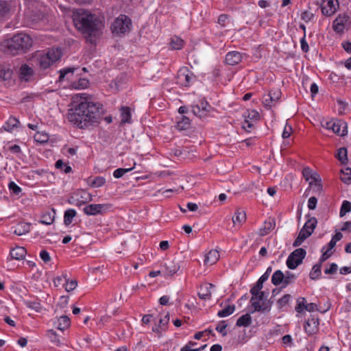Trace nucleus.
I'll list each match as a JSON object with an SVG mask.
<instances>
[{"label":"nucleus","mask_w":351,"mask_h":351,"mask_svg":"<svg viewBox=\"0 0 351 351\" xmlns=\"http://www.w3.org/2000/svg\"><path fill=\"white\" fill-rule=\"evenodd\" d=\"M332 130L335 134L343 136L348 133L347 123L341 120H335Z\"/></svg>","instance_id":"15"},{"label":"nucleus","mask_w":351,"mask_h":351,"mask_svg":"<svg viewBox=\"0 0 351 351\" xmlns=\"http://www.w3.org/2000/svg\"><path fill=\"white\" fill-rule=\"evenodd\" d=\"M317 223V221L315 217L309 219L300 231L298 236L293 243V246H300L304 241V240L309 237L316 228Z\"/></svg>","instance_id":"6"},{"label":"nucleus","mask_w":351,"mask_h":351,"mask_svg":"<svg viewBox=\"0 0 351 351\" xmlns=\"http://www.w3.org/2000/svg\"><path fill=\"white\" fill-rule=\"evenodd\" d=\"M184 41L179 37H174L171 38L170 45L173 49L179 50L183 47Z\"/></svg>","instance_id":"40"},{"label":"nucleus","mask_w":351,"mask_h":351,"mask_svg":"<svg viewBox=\"0 0 351 351\" xmlns=\"http://www.w3.org/2000/svg\"><path fill=\"white\" fill-rule=\"evenodd\" d=\"M338 269L337 265L336 263H332L330 265V268L326 269L324 270V273L326 274H334L337 272Z\"/></svg>","instance_id":"60"},{"label":"nucleus","mask_w":351,"mask_h":351,"mask_svg":"<svg viewBox=\"0 0 351 351\" xmlns=\"http://www.w3.org/2000/svg\"><path fill=\"white\" fill-rule=\"evenodd\" d=\"M226 62L230 65H237L241 62V53L239 51H230L226 56Z\"/></svg>","instance_id":"20"},{"label":"nucleus","mask_w":351,"mask_h":351,"mask_svg":"<svg viewBox=\"0 0 351 351\" xmlns=\"http://www.w3.org/2000/svg\"><path fill=\"white\" fill-rule=\"evenodd\" d=\"M131 25V19L126 15L121 14L112 23L111 30L114 34L121 36L130 32Z\"/></svg>","instance_id":"5"},{"label":"nucleus","mask_w":351,"mask_h":351,"mask_svg":"<svg viewBox=\"0 0 351 351\" xmlns=\"http://www.w3.org/2000/svg\"><path fill=\"white\" fill-rule=\"evenodd\" d=\"M219 259V252L216 250H210L204 259V264L213 265Z\"/></svg>","instance_id":"22"},{"label":"nucleus","mask_w":351,"mask_h":351,"mask_svg":"<svg viewBox=\"0 0 351 351\" xmlns=\"http://www.w3.org/2000/svg\"><path fill=\"white\" fill-rule=\"evenodd\" d=\"M302 175L306 181L309 182V186H312L313 182H317L319 180V176L313 172L309 167H304L302 170Z\"/></svg>","instance_id":"17"},{"label":"nucleus","mask_w":351,"mask_h":351,"mask_svg":"<svg viewBox=\"0 0 351 351\" xmlns=\"http://www.w3.org/2000/svg\"><path fill=\"white\" fill-rule=\"evenodd\" d=\"M330 308V305H328L327 308L326 309H322V308H319L317 304L315 303H309L306 304V306H305V310L308 312H313L315 311H317L322 313L325 312L326 311L328 310Z\"/></svg>","instance_id":"41"},{"label":"nucleus","mask_w":351,"mask_h":351,"mask_svg":"<svg viewBox=\"0 0 351 351\" xmlns=\"http://www.w3.org/2000/svg\"><path fill=\"white\" fill-rule=\"evenodd\" d=\"M12 71L10 69L0 67V78L3 80H8L11 79Z\"/></svg>","instance_id":"42"},{"label":"nucleus","mask_w":351,"mask_h":351,"mask_svg":"<svg viewBox=\"0 0 351 351\" xmlns=\"http://www.w3.org/2000/svg\"><path fill=\"white\" fill-rule=\"evenodd\" d=\"M30 223H19L14 230V233L18 236L23 235L30 230Z\"/></svg>","instance_id":"28"},{"label":"nucleus","mask_w":351,"mask_h":351,"mask_svg":"<svg viewBox=\"0 0 351 351\" xmlns=\"http://www.w3.org/2000/svg\"><path fill=\"white\" fill-rule=\"evenodd\" d=\"M275 227V222L272 221H265L264 227L259 230V234L261 236H265L268 234L271 230Z\"/></svg>","instance_id":"32"},{"label":"nucleus","mask_w":351,"mask_h":351,"mask_svg":"<svg viewBox=\"0 0 351 351\" xmlns=\"http://www.w3.org/2000/svg\"><path fill=\"white\" fill-rule=\"evenodd\" d=\"M341 181L346 184H351V169L346 168L345 170H341Z\"/></svg>","instance_id":"37"},{"label":"nucleus","mask_w":351,"mask_h":351,"mask_svg":"<svg viewBox=\"0 0 351 351\" xmlns=\"http://www.w3.org/2000/svg\"><path fill=\"white\" fill-rule=\"evenodd\" d=\"M339 5L338 0H326V3L321 6L322 12L324 15L330 16L336 11L335 3Z\"/></svg>","instance_id":"14"},{"label":"nucleus","mask_w":351,"mask_h":351,"mask_svg":"<svg viewBox=\"0 0 351 351\" xmlns=\"http://www.w3.org/2000/svg\"><path fill=\"white\" fill-rule=\"evenodd\" d=\"M67 280L66 276L62 275V276H57L53 280V283L56 287H58L61 285H63V280Z\"/></svg>","instance_id":"58"},{"label":"nucleus","mask_w":351,"mask_h":351,"mask_svg":"<svg viewBox=\"0 0 351 351\" xmlns=\"http://www.w3.org/2000/svg\"><path fill=\"white\" fill-rule=\"evenodd\" d=\"M73 21L75 27L86 35L87 41L93 43L103 27L100 19L89 11L79 9L73 12Z\"/></svg>","instance_id":"2"},{"label":"nucleus","mask_w":351,"mask_h":351,"mask_svg":"<svg viewBox=\"0 0 351 351\" xmlns=\"http://www.w3.org/2000/svg\"><path fill=\"white\" fill-rule=\"evenodd\" d=\"M317 199L315 197H311L308 201V208L314 210L316 208Z\"/></svg>","instance_id":"59"},{"label":"nucleus","mask_w":351,"mask_h":351,"mask_svg":"<svg viewBox=\"0 0 351 351\" xmlns=\"http://www.w3.org/2000/svg\"><path fill=\"white\" fill-rule=\"evenodd\" d=\"M306 304V300L304 298H299L297 300L295 311L299 313H302L305 310Z\"/></svg>","instance_id":"43"},{"label":"nucleus","mask_w":351,"mask_h":351,"mask_svg":"<svg viewBox=\"0 0 351 351\" xmlns=\"http://www.w3.org/2000/svg\"><path fill=\"white\" fill-rule=\"evenodd\" d=\"M271 298H271L267 301H263L262 304H261L259 302L253 303V310L251 311L250 313H253L256 311L261 313H269L271 311V308L273 304Z\"/></svg>","instance_id":"13"},{"label":"nucleus","mask_w":351,"mask_h":351,"mask_svg":"<svg viewBox=\"0 0 351 351\" xmlns=\"http://www.w3.org/2000/svg\"><path fill=\"white\" fill-rule=\"evenodd\" d=\"M19 123V121L15 117H11L9 118V119L5 123V125L3 126V128L5 130L8 132H12V130L14 128L18 127V124Z\"/></svg>","instance_id":"33"},{"label":"nucleus","mask_w":351,"mask_h":351,"mask_svg":"<svg viewBox=\"0 0 351 351\" xmlns=\"http://www.w3.org/2000/svg\"><path fill=\"white\" fill-rule=\"evenodd\" d=\"M209 108H210V106L208 103L204 99H202L200 101V104L193 105L192 106V112L195 116L202 119L208 116Z\"/></svg>","instance_id":"10"},{"label":"nucleus","mask_w":351,"mask_h":351,"mask_svg":"<svg viewBox=\"0 0 351 351\" xmlns=\"http://www.w3.org/2000/svg\"><path fill=\"white\" fill-rule=\"evenodd\" d=\"M313 16L314 14L307 10L303 12L301 14V19L305 22H308L313 18Z\"/></svg>","instance_id":"57"},{"label":"nucleus","mask_w":351,"mask_h":351,"mask_svg":"<svg viewBox=\"0 0 351 351\" xmlns=\"http://www.w3.org/2000/svg\"><path fill=\"white\" fill-rule=\"evenodd\" d=\"M106 182V179L104 177L97 176L90 183L92 187L97 188L102 186Z\"/></svg>","instance_id":"48"},{"label":"nucleus","mask_w":351,"mask_h":351,"mask_svg":"<svg viewBox=\"0 0 351 351\" xmlns=\"http://www.w3.org/2000/svg\"><path fill=\"white\" fill-rule=\"evenodd\" d=\"M191 127V122L189 117L182 115L181 119L177 122L176 128L179 130H186Z\"/></svg>","instance_id":"30"},{"label":"nucleus","mask_w":351,"mask_h":351,"mask_svg":"<svg viewBox=\"0 0 351 351\" xmlns=\"http://www.w3.org/2000/svg\"><path fill=\"white\" fill-rule=\"evenodd\" d=\"M34 140L40 143H47L49 140V136L46 134H43L41 132H37L34 135Z\"/></svg>","instance_id":"49"},{"label":"nucleus","mask_w":351,"mask_h":351,"mask_svg":"<svg viewBox=\"0 0 351 351\" xmlns=\"http://www.w3.org/2000/svg\"><path fill=\"white\" fill-rule=\"evenodd\" d=\"M243 117H245L244 122H243V130L247 132H250L255 128L256 124L259 121L260 114L255 110H248Z\"/></svg>","instance_id":"8"},{"label":"nucleus","mask_w":351,"mask_h":351,"mask_svg":"<svg viewBox=\"0 0 351 351\" xmlns=\"http://www.w3.org/2000/svg\"><path fill=\"white\" fill-rule=\"evenodd\" d=\"M322 265V264L318 263L313 267L309 274V277L311 279L316 280L319 277V276L321 275Z\"/></svg>","instance_id":"35"},{"label":"nucleus","mask_w":351,"mask_h":351,"mask_svg":"<svg viewBox=\"0 0 351 351\" xmlns=\"http://www.w3.org/2000/svg\"><path fill=\"white\" fill-rule=\"evenodd\" d=\"M12 8L10 1L0 0V17L8 19L11 16Z\"/></svg>","instance_id":"16"},{"label":"nucleus","mask_w":351,"mask_h":351,"mask_svg":"<svg viewBox=\"0 0 351 351\" xmlns=\"http://www.w3.org/2000/svg\"><path fill=\"white\" fill-rule=\"evenodd\" d=\"M8 188L12 194L15 195H19L21 192V188L19 187L14 182H10L8 184Z\"/></svg>","instance_id":"51"},{"label":"nucleus","mask_w":351,"mask_h":351,"mask_svg":"<svg viewBox=\"0 0 351 351\" xmlns=\"http://www.w3.org/2000/svg\"><path fill=\"white\" fill-rule=\"evenodd\" d=\"M62 52L58 49H49L45 54H41L37 58V65L41 69H48L52 64L59 60Z\"/></svg>","instance_id":"4"},{"label":"nucleus","mask_w":351,"mask_h":351,"mask_svg":"<svg viewBox=\"0 0 351 351\" xmlns=\"http://www.w3.org/2000/svg\"><path fill=\"white\" fill-rule=\"evenodd\" d=\"M226 327L227 324H225V321H221L216 327V330L220 332L223 336H226L227 335Z\"/></svg>","instance_id":"55"},{"label":"nucleus","mask_w":351,"mask_h":351,"mask_svg":"<svg viewBox=\"0 0 351 351\" xmlns=\"http://www.w3.org/2000/svg\"><path fill=\"white\" fill-rule=\"evenodd\" d=\"M27 250L23 247L16 246L10 250V255L12 259L23 260L25 258Z\"/></svg>","instance_id":"19"},{"label":"nucleus","mask_w":351,"mask_h":351,"mask_svg":"<svg viewBox=\"0 0 351 351\" xmlns=\"http://www.w3.org/2000/svg\"><path fill=\"white\" fill-rule=\"evenodd\" d=\"M192 73L186 69L182 68L178 71V80L182 86H188L192 78Z\"/></svg>","instance_id":"12"},{"label":"nucleus","mask_w":351,"mask_h":351,"mask_svg":"<svg viewBox=\"0 0 351 351\" xmlns=\"http://www.w3.org/2000/svg\"><path fill=\"white\" fill-rule=\"evenodd\" d=\"M291 298V296L290 294H285L283 297H282L280 299H279L277 301V304H278V308H282L283 306L287 305L289 303Z\"/></svg>","instance_id":"50"},{"label":"nucleus","mask_w":351,"mask_h":351,"mask_svg":"<svg viewBox=\"0 0 351 351\" xmlns=\"http://www.w3.org/2000/svg\"><path fill=\"white\" fill-rule=\"evenodd\" d=\"M27 17L28 19L32 21L34 23H37L40 21L43 20L45 15L43 12L40 10H31L27 13Z\"/></svg>","instance_id":"23"},{"label":"nucleus","mask_w":351,"mask_h":351,"mask_svg":"<svg viewBox=\"0 0 351 351\" xmlns=\"http://www.w3.org/2000/svg\"><path fill=\"white\" fill-rule=\"evenodd\" d=\"M252 294V298L250 299V302H251V306L252 308H253V303L254 302H259L261 301H264L265 300V292L264 291H259L258 292H257L256 293H251Z\"/></svg>","instance_id":"38"},{"label":"nucleus","mask_w":351,"mask_h":351,"mask_svg":"<svg viewBox=\"0 0 351 351\" xmlns=\"http://www.w3.org/2000/svg\"><path fill=\"white\" fill-rule=\"evenodd\" d=\"M167 274L169 276H173L175 274L180 268V263L175 261H169L166 265Z\"/></svg>","instance_id":"27"},{"label":"nucleus","mask_w":351,"mask_h":351,"mask_svg":"<svg viewBox=\"0 0 351 351\" xmlns=\"http://www.w3.org/2000/svg\"><path fill=\"white\" fill-rule=\"evenodd\" d=\"M285 276L284 285L282 287H286L287 286L293 283L297 278V276L291 271H287Z\"/></svg>","instance_id":"36"},{"label":"nucleus","mask_w":351,"mask_h":351,"mask_svg":"<svg viewBox=\"0 0 351 351\" xmlns=\"http://www.w3.org/2000/svg\"><path fill=\"white\" fill-rule=\"evenodd\" d=\"M34 74L33 69L27 64H23L20 68V77L21 80L28 81Z\"/></svg>","instance_id":"24"},{"label":"nucleus","mask_w":351,"mask_h":351,"mask_svg":"<svg viewBox=\"0 0 351 351\" xmlns=\"http://www.w3.org/2000/svg\"><path fill=\"white\" fill-rule=\"evenodd\" d=\"M319 319L312 315L304 324V330L308 335L316 334L319 330Z\"/></svg>","instance_id":"11"},{"label":"nucleus","mask_w":351,"mask_h":351,"mask_svg":"<svg viewBox=\"0 0 351 351\" xmlns=\"http://www.w3.org/2000/svg\"><path fill=\"white\" fill-rule=\"evenodd\" d=\"M214 285L211 283H207L201 287V292L198 293L199 297L203 300L210 299L211 297V289Z\"/></svg>","instance_id":"25"},{"label":"nucleus","mask_w":351,"mask_h":351,"mask_svg":"<svg viewBox=\"0 0 351 351\" xmlns=\"http://www.w3.org/2000/svg\"><path fill=\"white\" fill-rule=\"evenodd\" d=\"M25 305L30 308L34 309L36 312H40L42 306L39 302L36 301H25Z\"/></svg>","instance_id":"45"},{"label":"nucleus","mask_w":351,"mask_h":351,"mask_svg":"<svg viewBox=\"0 0 351 351\" xmlns=\"http://www.w3.org/2000/svg\"><path fill=\"white\" fill-rule=\"evenodd\" d=\"M32 45V38L26 34L20 33L5 40L1 44V47L4 51L15 56L25 53Z\"/></svg>","instance_id":"3"},{"label":"nucleus","mask_w":351,"mask_h":351,"mask_svg":"<svg viewBox=\"0 0 351 351\" xmlns=\"http://www.w3.org/2000/svg\"><path fill=\"white\" fill-rule=\"evenodd\" d=\"M338 159L343 163H345L347 159V149L345 147L340 148L337 153Z\"/></svg>","instance_id":"53"},{"label":"nucleus","mask_w":351,"mask_h":351,"mask_svg":"<svg viewBox=\"0 0 351 351\" xmlns=\"http://www.w3.org/2000/svg\"><path fill=\"white\" fill-rule=\"evenodd\" d=\"M77 285V282L76 280H72L69 282V280L67 279V280H66V283L64 284V286L65 287V290L68 292L74 290Z\"/></svg>","instance_id":"54"},{"label":"nucleus","mask_w":351,"mask_h":351,"mask_svg":"<svg viewBox=\"0 0 351 351\" xmlns=\"http://www.w3.org/2000/svg\"><path fill=\"white\" fill-rule=\"evenodd\" d=\"M291 132H292L291 126L286 125L284 128V131L282 132V138H289L291 134Z\"/></svg>","instance_id":"63"},{"label":"nucleus","mask_w":351,"mask_h":351,"mask_svg":"<svg viewBox=\"0 0 351 351\" xmlns=\"http://www.w3.org/2000/svg\"><path fill=\"white\" fill-rule=\"evenodd\" d=\"M234 311V305H228L223 309L217 313V315L220 317H225L231 315Z\"/></svg>","instance_id":"39"},{"label":"nucleus","mask_w":351,"mask_h":351,"mask_svg":"<svg viewBox=\"0 0 351 351\" xmlns=\"http://www.w3.org/2000/svg\"><path fill=\"white\" fill-rule=\"evenodd\" d=\"M76 215V211L74 209H69L65 211L64 215V223L66 226L71 223L73 219Z\"/></svg>","instance_id":"34"},{"label":"nucleus","mask_w":351,"mask_h":351,"mask_svg":"<svg viewBox=\"0 0 351 351\" xmlns=\"http://www.w3.org/2000/svg\"><path fill=\"white\" fill-rule=\"evenodd\" d=\"M121 117L122 123H131V110L128 106H122L121 108Z\"/></svg>","instance_id":"29"},{"label":"nucleus","mask_w":351,"mask_h":351,"mask_svg":"<svg viewBox=\"0 0 351 351\" xmlns=\"http://www.w3.org/2000/svg\"><path fill=\"white\" fill-rule=\"evenodd\" d=\"M281 96V92L279 90H274L269 92V93L267 95V97H270L271 101L276 105V102L278 101Z\"/></svg>","instance_id":"47"},{"label":"nucleus","mask_w":351,"mask_h":351,"mask_svg":"<svg viewBox=\"0 0 351 351\" xmlns=\"http://www.w3.org/2000/svg\"><path fill=\"white\" fill-rule=\"evenodd\" d=\"M284 274L280 269L276 270L271 276V283L275 286L284 285Z\"/></svg>","instance_id":"26"},{"label":"nucleus","mask_w":351,"mask_h":351,"mask_svg":"<svg viewBox=\"0 0 351 351\" xmlns=\"http://www.w3.org/2000/svg\"><path fill=\"white\" fill-rule=\"evenodd\" d=\"M56 211L53 208L51 211H47L41 215L39 222L45 225H51L55 219Z\"/></svg>","instance_id":"21"},{"label":"nucleus","mask_w":351,"mask_h":351,"mask_svg":"<svg viewBox=\"0 0 351 351\" xmlns=\"http://www.w3.org/2000/svg\"><path fill=\"white\" fill-rule=\"evenodd\" d=\"M350 25L351 21L348 15L339 14L333 21L332 28L335 32L341 34L345 29H348Z\"/></svg>","instance_id":"9"},{"label":"nucleus","mask_w":351,"mask_h":351,"mask_svg":"<svg viewBox=\"0 0 351 351\" xmlns=\"http://www.w3.org/2000/svg\"><path fill=\"white\" fill-rule=\"evenodd\" d=\"M306 255V252L303 248H298L292 252L288 256L286 264L289 269H295L302 263L303 259Z\"/></svg>","instance_id":"7"},{"label":"nucleus","mask_w":351,"mask_h":351,"mask_svg":"<svg viewBox=\"0 0 351 351\" xmlns=\"http://www.w3.org/2000/svg\"><path fill=\"white\" fill-rule=\"evenodd\" d=\"M331 250H329L328 249L324 252L322 255L319 258V263L322 264L324 261H326L330 256L332 255V252H330Z\"/></svg>","instance_id":"62"},{"label":"nucleus","mask_w":351,"mask_h":351,"mask_svg":"<svg viewBox=\"0 0 351 351\" xmlns=\"http://www.w3.org/2000/svg\"><path fill=\"white\" fill-rule=\"evenodd\" d=\"M71 325V321L68 316L62 315L58 319V329L63 331L68 328Z\"/></svg>","instance_id":"31"},{"label":"nucleus","mask_w":351,"mask_h":351,"mask_svg":"<svg viewBox=\"0 0 351 351\" xmlns=\"http://www.w3.org/2000/svg\"><path fill=\"white\" fill-rule=\"evenodd\" d=\"M106 205L104 204H89L83 209L84 213L87 215H96L101 214L102 209Z\"/></svg>","instance_id":"18"},{"label":"nucleus","mask_w":351,"mask_h":351,"mask_svg":"<svg viewBox=\"0 0 351 351\" xmlns=\"http://www.w3.org/2000/svg\"><path fill=\"white\" fill-rule=\"evenodd\" d=\"M134 167H132L131 168H119L114 171L113 176L115 178H121L125 173L132 171Z\"/></svg>","instance_id":"46"},{"label":"nucleus","mask_w":351,"mask_h":351,"mask_svg":"<svg viewBox=\"0 0 351 351\" xmlns=\"http://www.w3.org/2000/svg\"><path fill=\"white\" fill-rule=\"evenodd\" d=\"M265 282V281H264L261 278H259L258 280V281L256 282V283L250 289V293H256L259 291H261V289H263V283Z\"/></svg>","instance_id":"52"},{"label":"nucleus","mask_w":351,"mask_h":351,"mask_svg":"<svg viewBox=\"0 0 351 351\" xmlns=\"http://www.w3.org/2000/svg\"><path fill=\"white\" fill-rule=\"evenodd\" d=\"M40 257L45 263H48L51 261V256L46 250H42L40 252Z\"/></svg>","instance_id":"61"},{"label":"nucleus","mask_w":351,"mask_h":351,"mask_svg":"<svg viewBox=\"0 0 351 351\" xmlns=\"http://www.w3.org/2000/svg\"><path fill=\"white\" fill-rule=\"evenodd\" d=\"M101 106L99 103L81 101L69 110L68 119L81 129L97 124L101 119Z\"/></svg>","instance_id":"1"},{"label":"nucleus","mask_w":351,"mask_h":351,"mask_svg":"<svg viewBox=\"0 0 351 351\" xmlns=\"http://www.w3.org/2000/svg\"><path fill=\"white\" fill-rule=\"evenodd\" d=\"M351 210V203L348 201H343L340 209L339 215L343 217L347 213Z\"/></svg>","instance_id":"44"},{"label":"nucleus","mask_w":351,"mask_h":351,"mask_svg":"<svg viewBox=\"0 0 351 351\" xmlns=\"http://www.w3.org/2000/svg\"><path fill=\"white\" fill-rule=\"evenodd\" d=\"M232 221L234 226L236 225L237 223H239L241 221V219L240 218V212H239V208L235 212L234 215L232 217Z\"/></svg>","instance_id":"64"},{"label":"nucleus","mask_w":351,"mask_h":351,"mask_svg":"<svg viewBox=\"0 0 351 351\" xmlns=\"http://www.w3.org/2000/svg\"><path fill=\"white\" fill-rule=\"evenodd\" d=\"M252 323V317L250 313L243 315V327L246 328L250 326Z\"/></svg>","instance_id":"56"}]
</instances>
